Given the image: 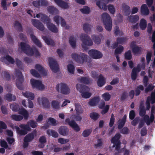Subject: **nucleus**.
<instances>
[{"label": "nucleus", "mask_w": 155, "mask_h": 155, "mask_svg": "<svg viewBox=\"0 0 155 155\" xmlns=\"http://www.w3.org/2000/svg\"><path fill=\"white\" fill-rule=\"evenodd\" d=\"M21 50L28 55L32 56L34 54L36 58H39L40 53L35 48H31L30 45L26 43L22 42L20 43Z\"/></svg>", "instance_id": "1"}, {"label": "nucleus", "mask_w": 155, "mask_h": 155, "mask_svg": "<svg viewBox=\"0 0 155 155\" xmlns=\"http://www.w3.org/2000/svg\"><path fill=\"white\" fill-rule=\"evenodd\" d=\"M101 16L105 28L107 31H110L112 27V22L110 16L106 13H104Z\"/></svg>", "instance_id": "2"}, {"label": "nucleus", "mask_w": 155, "mask_h": 155, "mask_svg": "<svg viewBox=\"0 0 155 155\" xmlns=\"http://www.w3.org/2000/svg\"><path fill=\"white\" fill-rule=\"evenodd\" d=\"M16 76L17 78L16 82V86L18 89L21 90H23L24 89L22 83L24 81V77L21 72L18 69H15Z\"/></svg>", "instance_id": "3"}, {"label": "nucleus", "mask_w": 155, "mask_h": 155, "mask_svg": "<svg viewBox=\"0 0 155 155\" xmlns=\"http://www.w3.org/2000/svg\"><path fill=\"white\" fill-rule=\"evenodd\" d=\"M71 56L77 62L80 64L87 62L88 58H89L88 56L84 53H81L79 54L75 53H72Z\"/></svg>", "instance_id": "4"}, {"label": "nucleus", "mask_w": 155, "mask_h": 155, "mask_svg": "<svg viewBox=\"0 0 155 155\" xmlns=\"http://www.w3.org/2000/svg\"><path fill=\"white\" fill-rule=\"evenodd\" d=\"M120 134L119 133H117L112 138L111 140V143L114 144L113 147H115V150L118 151V153H120V150L121 144L120 140Z\"/></svg>", "instance_id": "5"}, {"label": "nucleus", "mask_w": 155, "mask_h": 155, "mask_svg": "<svg viewBox=\"0 0 155 155\" xmlns=\"http://www.w3.org/2000/svg\"><path fill=\"white\" fill-rule=\"evenodd\" d=\"M56 88L58 92L62 94H67L70 93V89L66 84H58L56 85Z\"/></svg>", "instance_id": "6"}, {"label": "nucleus", "mask_w": 155, "mask_h": 155, "mask_svg": "<svg viewBox=\"0 0 155 155\" xmlns=\"http://www.w3.org/2000/svg\"><path fill=\"white\" fill-rule=\"evenodd\" d=\"M80 38L83 45L91 46L93 45V41L87 35L85 34H81L80 35Z\"/></svg>", "instance_id": "7"}, {"label": "nucleus", "mask_w": 155, "mask_h": 155, "mask_svg": "<svg viewBox=\"0 0 155 155\" xmlns=\"http://www.w3.org/2000/svg\"><path fill=\"white\" fill-rule=\"evenodd\" d=\"M49 65L51 70L54 72H57L59 70L58 65L56 61L52 58H48Z\"/></svg>", "instance_id": "8"}, {"label": "nucleus", "mask_w": 155, "mask_h": 155, "mask_svg": "<svg viewBox=\"0 0 155 155\" xmlns=\"http://www.w3.org/2000/svg\"><path fill=\"white\" fill-rule=\"evenodd\" d=\"M30 82L33 88H36L39 90L44 89V86L41 81L32 78Z\"/></svg>", "instance_id": "9"}, {"label": "nucleus", "mask_w": 155, "mask_h": 155, "mask_svg": "<svg viewBox=\"0 0 155 155\" xmlns=\"http://www.w3.org/2000/svg\"><path fill=\"white\" fill-rule=\"evenodd\" d=\"M88 53L90 56L94 59H100L103 56V54L101 52L95 49L89 50Z\"/></svg>", "instance_id": "10"}, {"label": "nucleus", "mask_w": 155, "mask_h": 155, "mask_svg": "<svg viewBox=\"0 0 155 155\" xmlns=\"http://www.w3.org/2000/svg\"><path fill=\"white\" fill-rule=\"evenodd\" d=\"M32 4L36 8H39L41 6H48V2L46 0H38L33 1Z\"/></svg>", "instance_id": "11"}, {"label": "nucleus", "mask_w": 155, "mask_h": 155, "mask_svg": "<svg viewBox=\"0 0 155 155\" xmlns=\"http://www.w3.org/2000/svg\"><path fill=\"white\" fill-rule=\"evenodd\" d=\"M31 22L33 25L38 29L41 31H43L45 29V27L43 25L39 20L35 19H32Z\"/></svg>", "instance_id": "12"}, {"label": "nucleus", "mask_w": 155, "mask_h": 155, "mask_svg": "<svg viewBox=\"0 0 155 155\" xmlns=\"http://www.w3.org/2000/svg\"><path fill=\"white\" fill-rule=\"evenodd\" d=\"M55 3L59 7L64 9H67L69 7L68 3L63 0H54Z\"/></svg>", "instance_id": "13"}, {"label": "nucleus", "mask_w": 155, "mask_h": 155, "mask_svg": "<svg viewBox=\"0 0 155 155\" xmlns=\"http://www.w3.org/2000/svg\"><path fill=\"white\" fill-rule=\"evenodd\" d=\"M54 20L55 22L57 25H59V21H61V26L63 27H64L66 25V23L62 17L58 15H56L54 17Z\"/></svg>", "instance_id": "14"}, {"label": "nucleus", "mask_w": 155, "mask_h": 155, "mask_svg": "<svg viewBox=\"0 0 155 155\" xmlns=\"http://www.w3.org/2000/svg\"><path fill=\"white\" fill-rule=\"evenodd\" d=\"M76 87L77 90L81 94L83 92L89 91V88L88 86L80 84H77Z\"/></svg>", "instance_id": "15"}, {"label": "nucleus", "mask_w": 155, "mask_h": 155, "mask_svg": "<svg viewBox=\"0 0 155 155\" xmlns=\"http://www.w3.org/2000/svg\"><path fill=\"white\" fill-rule=\"evenodd\" d=\"M154 114L151 113L150 118L148 115H146L143 118V120L147 125H149L153 122L154 119Z\"/></svg>", "instance_id": "16"}, {"label": "nucleus", "mask_w": 155, "mask_h": 155, "mask_svg": "<svg viewBox=\"0 0 155 155\" xmlns=\"http://www.w3.org/2000/svg\"><path fill=\"white\" fill-rule=\"evenodd\" d=\"M122 11L124 15L128 16L131 12L130 8L125 3H123L122 5Z\"/></svg>", "instance_id": "17"}, {"label": "nucleus", "mask_w": 155, "mask_h": 155, "mask_svg": "<svg viewBox=\"0 0 155 155\" xmlns=\"http://www.w3.org/2000/svg\"><path fill=\"white\" fill-rule=\"evenodd\" d=\"M46 25L48 29L52 32L56 33L58 32V30L56 26L51 21L47 24Z\"/></svg>", "instance_id": "18"}, {"label": "nucleus", "mask_w": 155, "mask_h": 155, "mask_svg": "<svg viewBox=\"0 0 155 155\" xmlns=\"http://www.w3.org/2000/svg\"><path fill=\"white\" fill-rule=\"evenodd\" d=\"M98 78L97 85L98 86L101 87L105 84L106 79L102 74H100Z\"/></svg>", "instance_id": "19"}, {"label": "nucleus", "mask_w": 155, "mask_h": 155, "mask_svg": "<svg viewBox=\"0 0 155 155\" xmlns=\"http://www.w3.org/2000/svg\"><path fill=\"white\" fill-rule=\"evenodd\" d=\"M35 68L42 75L45 76L47 75V71L42 66L39 64H36Z\"/></svg>", "instance_id": "20"}, {"label": "nucleus", "mask_w": 155, "mask_h": 155, "mask_svg": "<svg viewBox=\"0 0 155 155\" xmlns=\"http://www.w3.org/2000/svg\"><path fill=\"white\" fill-rule=\"evenodd\" d=\"M30 36L32 41L37 46L40 48L42 47L41 43L34 34H31Z\"/></svg>", "instance_id": "21"}, {"label": "nucleus", "mask_w": 155, "mask_h": 155, "mask_svg": "<svg viewBox=\"0 0 155 155\" xmlns=\"http://www.w3.org/2000/svg\"><path fill=\"white\" fill-rule=\"evenodd\" d=\"M130 46L132 49V52L134 54H139L142 50L140 47L134 45H133L132 43H131Z\"/></svg>", "instance_id": "22"}, {"label": "nucleus", "mask_w": 155, "mask_h": 155, "mask_svg": "<svg viewBox=\"0 0 155 155\" xmlns=\"http://www.w3.org/2000/svg\"><path fill=\"white\" fill-rule=\"evenodd\" d=\"M141 14L143 15H147L149 13V9L146 4H143L141 7Z\"/></svg>", "instance_id": "23"}, {"label": "nucleus", "mask_w": 155, "mask_h": 155, "mask_svg": "<svg viewBox=\"0 0 155 155\" xmlns=\"http://www.w3.org/2000/svg\"><path fill=\"white\" fill-rule=\"evenodd\" d=\"M18 113L23 115L24 119L27 120L29 117V114L28 111L24 108H20L18 111Z\"/></svg>", "instance_id": "24"}, {"label": "nucleus", "mask_w": 155, "mask_h": 155, "mask_svg": "<svg viewBox=\"0 0 155 155\" xmlns=\"http://www.w3.org/2000/svg\"><path fill=\"white\" fill-rule=\"evenodd\" d=\"M69 125L77 132H78L80 130V128L78 124L76 123L75 121L74 120H71Z\"/></svg>", "instance_id": "25"}, {"label": "nucleus", "mask_w": 155, "mask_h": 155, "mask_svg": "<svg viewBox=\"0 0 155 155\" xmlns=\"http://www.w3.org/2000/svg\"><path fill=\"white\" fill-rule=\"evenodd\" d=\"M47 9L48 12L52 15H56L58 13V9L53 6H49Z\"/></svg>", "instance_id": "26"}, {"label": "nucleus", "mask_w": 155, "mask_h": 155, "mask_svg": "<svg viewBox=\"0 0 155 155\" xmlns=\"http://www.w3.org/2000/svg\"><path fill=\"white\" fill-rule=\"evenodd\" d=\"M42 38L48 45H51L52 46L54 45V42L51 39L48 38L46 36H42Z\"/></svg>", "instance_id": "27"}, {"label": "nucleus", "mask_w": 155, "mask_h": 155, "mask_svg": "<svg viewBox=\"0 0 155 155\" xmlns=\"http://www.w3.org/2000/svg\"><path fill=\"white\" fill-rule=\"evenodd\" d=\"M5 59L12 64H14L15 62L14 59L9 55H7L5 57L1 58L0 60L2 62H3Z\"/></svg>", "instance_id": "28"}, {"label": "nucleus", "mask_w": 155, "mask_h": 155, "mask_svg": "<svg viewBox=\"0 0 155 155\" xmlns=\"http://www.w3.org/2000/svg\"><path fill=\"white\" fill-rule=\"evenodd\" d=\"M127 116L126 114L123 116L122 119L121 120H119L118 124V129H121L124 125L126 120Z\"/></svg>", "instance_id": "29"}, {"label": "nucleus", "mask_w": 155, "mask_h": 155, "mask_svg": "<svg viewBox=\"0 0 155 155\" xmlns=\"http://www.w3.org/2000/svg\"><path fill=\"white\" fill-rule=\"evenodd\" d=\"M41 103L44 108H48L50 107V104L48 99L45 97H43L41 99Z\"/></svg>", "instance_id": "30"}, {"label": "nucleus", "mask_w": 155, "mask_h": 155, "mask_svg": "<svg viewBox=\"0 0 155 155\" xmlns=\"http://www.w3.org/2000/svg\"><path fill=\"white\" fill-rule=\"evenodd\" d=\"M78 81L82 83L88 84L90 83V78L88 77H83L79 78Z\"/></svg>", "instance_id": "31"}, {"label": "nucleus", "mask_w": 155, "mask_h": 155, "mask_svg": "<svg viewBox=\"0 0 155 155\" xmlns=\"http://www.w3.org/2000/svg\"><path fill=\"white\" fill-rule=\"evenodd\" d=\"M59 133L63 136L67 135L68 134V131L67 127L64 126H61L58 129Z\"/></svg>", "instance_id": "32"}, {"label": "nucleus", "mask_w": 155, "mask_h": 155, "mask_svg": "<svg viewBox=\"0 0 155 155\" xmlns=\"http://www.w3.org/2000/svg\"><path fill=\"white\" fill-rule=\"evenodd\" d=\"M128 20L131 23L137 22L139 20V16L138 15H130L128 17Z\"/></svg>", "instance_id": "33"}, {"label": "nucleus", "mask_w": 155, "mask_h": 155, "mask_svg": "<svg viewBox=\"0 0 155 155\" xmlns=\"http://www.w3.org/2000/svg\"><path fill=\"white\" fill-rule=\"evenodd\" d=\"M41 21L43 23H46L47 24L51 21L50 18L46 15L43 14H41Z\"/></svg>", "instance_id": "34"}, {"label": "nucleus", "mask_w": 155, "mask_h": 155, "mask_svg": "<svg viewBox=\"0 0 155 155\" xmlns=\"http://www.w3.org/2000/svg\"><path fill=\"white\" fill-rule=\"evenodd\" d=\"M99 98L97 97H94L91 99L89 102V104L91 106H94L96 105L99 102Z\"/></svg>", "instance_id": "35"}, {"label": "nucleus", "mask_w": 155, "mask_h": 155, "mask_svg": "<svg viewBox=\"0 0 155 155\" xmlns=\"http://www.w3.org/2000/svg\"><path fill=\"white\" fill-rule=\"evenodd\" d=\"M47 134L49 136H51L54 138L58 137V134L57 132L53 130L48 129L47 130Z\"/></svg>", "instance_id": "36"}, {"label": "nucleus", "mask_w": 155, "mask_h": 155, "mask_svg": "<svg viewBox=\"0 0 155 155\" xmlns=\"http://www.w3.org/2000/svg\"><path fill=\"white\" fill-rule=\"evenodd\" d=\"M5 99L9 101H14L16 100V97L15 96H13L11 94H8L5 95Z\"/></svg>", "instance_id": "37"}, {"label": "nucleus", "mask_w": 155, "mask_h": 155, "mask_svg": "<svg viewBox=\"0 0 155 155\" xmlns=\"http://www.w3.org/2000/svg\"><path fill=\"white\" fill-rule=\"evenodd\" d=\"M91 25L89 24L84 23L83 24V30L86 33L90 32L91 30Z\"/></svg>", "instance_id": "38"}, {"label": "nucleus", "mask_w": 155, "mask_h": 155, "mask_svg": "<svg viewBox=\"0 0 155 155\" xmlns=\"http://www.w3.org/2000/svg\"><path fill=\"white\" fill-rule=\"evenodd\" d=\"M101 36L100 35H93L92 38L94 42L96 44H100L101 41Z\"/></svg>", "instance_id": "39"}, {"label": "nucleus", "mask_w": 155, "mask_h": 155, "mask_svg": "<svg viewBox=\"0 0 155 155\" xmlns=\"http://www.w3.org/2000/svg\"><path fill=\"white\" fill-rule=\"evenodd\" d=\"M34 138V134L33 133H30L27 135L24 139L29 142L32 141Z\"/></svg>", "instance_id": "40"}, {"label": "nucleus", "mask_w": 155, "mask_h": 155, "mask_svg": "<svg viewBox=\"0 0 155 155\" xmlns=\"http://www.w3.org/2000/svg\"><path fill=\"white\" fill-rule=\"evenodd\" d=\"M23 96L31 100L34 99L35 96L33 94L29 92H22Z\"/></svg>", "instance_id": "41"}, {"label": "nucleus", "mask_w": 155, "mask_h": 155, "mask_svg": "<svg viewBox=\"0 0 155 155\" xmlns=\"http://www.w3.org/2000/svg\"><path fill=\"white\" fill-rule=\"evenodd\" d=\"M80 11L83 14H89L91 12L90 8L87 6H85L83 8H81Z\"/></svg>", "instance_id": "42"}, {"label": "nucleus", "mask_w": 155, "mask_h": 155, "mask_svg": "<svg viewBox=\"0 0 155 155\" xmlns=\"http://www.w3.org/2000/svg\"><path fill=\"white\" fill-rule=\"evenodd\" d=\"M76 39L73 36H71L69 38V43L73 48H75L76 46Z\"/></svg>", "instance_id": "43"}, {"label": "nucleus", "mask_w": 155, "mask_h": 155, "mask_svg": "<svg viewBox=\"0 0 155 155\" xmlns=\"http://www.w3.org/2000/svg\"><path fill=\"white\" fill-rule=\"evenodd\" d=\"M140 27L142 30L146 29L147 27V21L144 19L142 18L141 19L140 23Z\"/></svg>", "instance_id": "44"}, {"label": "nucleus", "mask_w": 155, "mask_h": 155, "mask_svg": "<svg viewBox=\"0 0 155 155\" xmlns=\"http://www.w3.org/2000/svg\"><path fill=\"white\" fill-rule=\"evenodd\" d=\"M99 114L95 112H92L90 114V117L91 119L96 120L99 117Z\"/></svg>", "instance_id": "45"}, {"label": "nucleus", "mask_w": 155, "mask_h": 155, "mask_svg": "<svg viewBox=\"0 0 155 155\" xmlns=\"http://www.w3.org/2000/svg\"><path fill=\"white\" fill-rule=\"evenodd\" d=\"M97 5L101 9L104 10H106L107 9V7L106 5L104 3L100 1L97 2H96Z\"/></svg>", "instance_id": "46"}, {"label": "nucleus", "mask_w": 155, "mask_h": 155, "mask_svg": "<svg viewBox=\"0 0 155 155\" xmlns=\"http://www.w3.org/2000/svg\"><path fill=\"white\" fill-rule=\"evenodd\" d=\"M12 119L16 121H19L23 119V116L18 114L12 115L11 117Z\"/></svg>", "instance_id": "47"}, {"label": "nucleus", "mask_w": 155, "mask_h": 155, "mask_svg": "<svg viewBox=\"0 0 155 155\" xmlns=\"http://www.w3.org/2000/svg\"><path fill=\"white\" fill-rule=\"evenodd\" d=\"M51 106L55 109H58L60 108L59 103L57 101H52L51 103Z\"/></svg>", "instance_id": "48"}, {"label": "nucleus", "mask_w": 155, "mask_h": 155, "mask_svg": "<svg viewBox=\"0 0 155 155\" xmlns=\"http://www.w3.org/2000/svg\"><path fill=\"white\" fill-rule=\"evenodd\" d=\"M144 90L143 86L142 85H140L137 86V87L135 89V95L136 96H138L140 95V90L143 91Z\"/></svg>", "instance_id": "49"}, {"label": "nucleus", "mask_w": 155, "mask_h": 155, "mask_svg": "<svg viewBox=\"0 0 155 155\" xmlns=\"http://www.w3.org/2000/svg\"><path fill=\"white\" fill-rule=\"evenodd\" d=\"M27 124H28L29 127H31L33 128H36L38 124L36 121L33 120H31L27 122Z\"/></svg>", "instance_id": "50"}, {"label": "nucleus", "mask_w": 155, "mask_h": 155, "mask_svg": "<svg viewBox=\"0 0 155 155\" xmlns=\"http://www.w3.org/2000/svg\"><path fill=\"white\" fill-rule=\"evenodd\" d=\"M47 122L52 126H55L57 125L56 121L53 118L50 117L47 120Z\"/></svg>", "instance_id": "51"}, {"label": "nucleus", "mask_w": 155, "mask_h": 155, "mask_svg": "<svg viewBox=\"0 0 155 155\" xmlns=\"http://www.w3.org/2000/svg\"><path fill=\"white\" fill-rule=\"evenodd\" d=\"M124 50V47L123 46L120 45L115 50V54L116 55L120 54Z\"/></svg>", "instance_id": "52"}, {"label": "nucleus", "mask_w": 155, "mask_h": 155, "mask_svg": "<svg viewBox=\"0 0 155 155\" xmlns=\"http://www.w3.org/2000/svg\"><path fill=\"white\" fill-rule=\"evenodd\" d=\"M124 58L126 59L130 60L132 58L131 52V51L128 50L124 54Z\"/></svg>", "instance_id": "53"}, {"label": "nucleus", "mask_w": 155, "mask_h": 155, "mask_svg": "<svg viewBox=\"0 0 155 155\" xmlns=\"http://www.w3.org/2000/svg\"><path fill=\"white\" fill-rule=\"evenodd\" d=\"M15 26L17 27L18 30L19 32H21L23 31L22 27L21 24L17 21H15L14 23Z\"/></svg>", "instance_id": "54"}, {"label": "nucleus", "mask_w": 155, "mask_h": 155, "mask_svg": "<svg viewBox=\"0 0 155 155\" xmlns=\"http://www.w3.org/2000/svg\"><path fill=\"white\" fill-rule=\"evenodd\" d=\"M103 144V140L101 138L97 140V143L94 145V147L96 149L99 148L102 146Z\"/></svg>", "instance_id": "55"}, {"label": "nucleus", "mask_w": 155, "mask_h": 155, "mask_svg": "<svg viewBox=\"0 0 155 155\" xmlns=\"http://www.w3.org/2000/svg\"><path fill=\"white\" fill-rule=\"evenodd\" d=\"M19 126L21 128L27 131H30L31 130L30 127L27 124H21L19 125Z\"/></svg>", "instance_id": "56"}, {"label": "nucleus", "mask_w": 155, "mask_h": 155, "mask_svg": "<svg viewBox=\"0 0 155 155\" xmlns=\"http://www.w3.org/2000/svg\"><path fill=\"white\" fill-rule=\"evenodd\" d=\"M92 131L91 129H88L84 130L82 133V135L84 137H88L91 133Z\"/></svg>", "instance_id": "57"}, {"label": "nucleus", "mask_w": 155, "mask_h": 155, "mask_svg": "<svg viewBox=\"0 0 155 155\" xmlns=\"http://www.w3.org/2000/svg\"><path fill=\"white\" fill-rule=\"evenodd\" d=\"M68 70V72L71 74L74 73L75 68L74 66L72 64H69L67 66Z\"/></svg>", "instance_id": "58"}, {"label": "nucleus", "mask_w": 155, "mask_h": 155, "mask_svg": "<svg viewBox=\"0 0 155 155\" xmlns=\"http://www.w3.org/2000/svg\"><path fill=\"white\" fill-rule=\"evenodd\" d=\"M10 107L12 109L13 111H18L20 108L19 105L16 104H11L10 105Z\"/></svg>", "instance_id": "59"}, {"label": "nucleus", "mask_w": 155, "mask_h": 155, "mask_svg": "<svg viewBox=\"0 0 155 155\" xmlns=\"http://www.w3.org/2000/svg\"><path fill=\"white\" fill-rule=\"evenodd\" d=\"M17 131L18 133L21 135H25L28 133V131L23 129H20L18 127L17 128Z\"/></svg>", "instance_id": "60"}, {"label": "nucleus", "mask_w": 155, "mask_h": 155, "mask_svg": "<svg viewBox=\"0 0 155 155\" xmlns=\"http://www.w3.org/2000/svg\"><path fill=\"white\" fill-rule=\"evenodd\" d=\"M75 110L76 111L77 114H79L81 113V106L79 104L75 103Z\"/></svg>", "instance_id": "61"}, {"label": "nucleus", "mask_w": 155, "mask_h": 155, "mask_svg": "<svg viewBox=\"0 0 155 155\" xmlns=\"http://www.w3.org/2000/svg\"><path fill=\"white\" fill-rule=\"evenodd\" d=\"M102 97L105 101H108L110 98V95L108 93H105L102 95Z\"/></svg>", "instance_id": "62"}, {"label": "nucleus", "mask_w": 155, "mask_h": 155, "mask_svg": "<svg viewBox=\"0 0 155 155\" xmlns=\"http://www.w3.org/2000/svg\"><path fill=\"white\" fill-rule=\"evenodd\" d=\"M81 95L84 98H88L91 96V93H89V91H87L85 92L82 93L81 94Z\"/></svg>", "instance_id": "63"}, {"label": "nucleus", "mask_w": 155, "mask_h": 155, "mask_svg": "<svg viewBox=\"0 0 155 155\" xmlns=\"http://www.w3.org/2000/svg\"><path fill=\"white\" fill-rule=\"evenodd\" d=\"M133 120L131 122V124L134 126H135L140 121V118L139 117H137Z\"/></svg>", "instance_id": "64"}]
</instances>
